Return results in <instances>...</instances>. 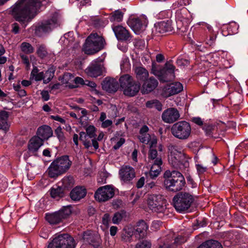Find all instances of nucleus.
Segmentation results:
<instances>
[{
  "mask_svg": "<svg viewBox=\"0 0 248 248\" xmlns=\"http://www.w3.org/2000/svg\"><path fill=\"white\" fill-rule=\"evenodd\" d=\"M121 179L124 182H129L136 176L134 168L129 166H123L119 170Z\"/></svg>",
  "mask_w": 248,
  "mask_h": 248,
  "instance_id": "6ab92c4d",
  "label": "nucleus"
},
{
  "mask_svg": "<svg viewBox=\"0 0 248 248\" xmlns=\"http://www.w3.org/2000/svg\"><path fill=\"white\" fill-rule=\"evenodd\" d=\"M87 194L86 189L82 186H77L70 193V197L72 200L79 201L84 198Z\"/></svg>",
  "mask_w": 248,
  "mask_h": 248,
  "instance_id": "a878e982",
  "label": "nucleus"
},
{
  "mask_svg": "<svg viewBox=\"0 0 248 248\" xmlns=\"http://www.w3.org/2000/svg\"><path fill=\"white\" fill-rule=\"evenodd\" d=\"M82 238L85 242L92 245L94 248H97L100 244L98 236L92 233L91 231L84 232L83 233Z\"/></svg>",
  "mask_w": 248,
  "mask_h": 248,
  "instance_id": "b1692460",
  "label": "nucleus"
},
{
  "mask_svg": "<svg viewBox=\"0 0 248 248\" xmlns=\"http://www.w3.org/2000/svg\"><path fill=\"white\" fill-rule=\"evenodd\" d=\"M133 234H134L133 232L124 231L122 232L121 237L122 240L125 242H130Z\"/></svg>",
  "mask_w": 248,
  "mask_h": 248,
  "instance_id": "a18cd8bd",
  "label": "nucleus"
},
{
  "mask_svg": "<svg viewBox=\"0 0 248 248\" xmlns=\"http://www.w3.org/2000/svg\"><path fill=\"white\" fill-rule=\"evenodd\" d=\"M50 3V0H18L11 7L12 15L15 20L25 28Z\"/></svg>",
  "mask_w": 248,
  "mask_h": 248,
  "instance_id": "f257e3e1",
  "label": "nucleus"
},
{
  "mask_svg": "<svg viewBox=\"0 0 248 248\" xmlns=\"http://www.w3.org/2000/svg\"><path fill=\"white\" fill-rule=\"evenodd\" d=\"M9 116V112L5 110L0 111V120L8 121Z\"/></svg>",
  "mask_w": 248,
  "mask_h": 248,
  "instance_id": "5fc2aeb1",
  "label": "nucleus"
},
{
  "mask_svg": "<svg viewBox=\"0 0 248 248\" xmlns=\"http://www.w3.org/2000/svg\"><path fill=\"white\" fill-rule=\"evenodd\" d=\"M10 124L8 121L0 120V130H2L6 133L9 129Z\"/></svg>",
  "mask_w": 248,
  "mask_h": 248,
  "instance_id": "8fccbe9b",
  "label": "nucleus"
},
{
  "mask_svg": "<svg viewBox=\"0 0 248 248\" xmlns=\"http://www.w3.org/2000/svg\"><path fill=\"white\" fill-rule=\"evenodd\" d=\"M120 86L124 94L129 97L134 96L139 93L141 85L128 74L122 76L119 78Z\"/></svg>",
  "mask_w": 248,
  "mask_h": 248,
  "instance_id": "423d86ee",
  "label": "nucleus"
},
{
  "mask_svg": "<svg viewBox=\"0 0 248 248\" xmlns=\"http://www.w3.org/2000/svg\"><path fill=\"white\" fill-rule=\"evenodd\" d=\"M21 50L26 54H31L34 51V48L29 43L23 42L21 45Z\"/></svg>",
  "mask_w": 248,
  "mask_h": 248,
  "instance_id": "79ce46f5",
  "label": "nucleus"
},
{
  "mask_svg": "<svg viewBox=\"0 0 248 248\" xmlns=\"http://www.w3.org/2000/svg\"><path fill=\"white\" fill-rule=\"evenodd\" d=\"M114 195V189L108 185L98 188L94 194V198L99 202H104L112 198Z\"/></svg>",
  "mask_w": 248,
  "mask_h": 248,
  "instance_id": "f3484780",
  "label": "nucleus"
},
{
  "mask_svg": "<svg viewBox=\"0 0 248 248\" xmlns=\"http://www.w3.org/2000/svg\"><path fill=\"white\" fill-rule=\"evenodd\" d=\"M163 184L167 190L177 192L183 189L185 186L186 181L184 176L179 171L166 170L163 177L157 182V184Z\"/></svg>",
  "mask_w": 248,
  "mask_h": 248,
  "instance_id": "f03ea898",
  "label": "nucleus"
},
{
  "mask_svg": "<svg viewBox=\"0 0 248 248\" xmlns=\"http://www.w3.org/2000/svg\"><path fill=\"white\" fill-rule=\"evenodd\" d=\"M96 131V128L93 125H90L86 128V132H80L79 138L78 134H74L73 140L75 144L78 145L79 139L86 149L91 153H93V151L96 150L99 147L98 141L96 140L97 136L95 134Z\"/></svg>",
  "mask_w": 248,
  "mask_h": 248,
  "instance_id": "7ed1b4c3",
  "label": "nucleus"
},
{
  "mask_svg": "<svg viewBox=\"0 0 248 248\" xmlns=\"http://www.w3.org/2000/svg\"><path fill=\"white\" fill-rule=\"evenodd\" d=\"M136 78L138 80L144 81L149 76L148 71L142 67H137L135 69Z\"/></svg>",
  "mask_w": 248,
  "mask_h": 248,
  "instance_id": "72a5a7b5",
  "label": "nucleus"
},
{
  "mask_svg": "<svg viewBox=\"0 0 248 248\" xmlns=\"http://www.w3.org/2000/svg\"><path fill=\"white\" fill-rule=\"evenodd\" d=\"M196 169L198 171V173L199 175L203 174L207 170V167H203L201 164H196Z\"/></svg>",
  "mask_w": 248,
  "mask_h": 248,
  "instance_id": "4d7b16f0",
  "label": "nucleus"
},
{
  "mask_svg": "<svg viewBox=\"0 0 248 248\" xmlns=\"http://www.w3.org/2000/svg\"><path fill=\"white\" fill-rule=\"evenodd\" d=\"M36 53L41 59L46 58L48 54L46 46L43 44L40 45L37 48Z\"/></svg>",
  "mask_w": 248,
  "mask_h": 248,
  "instance_id": "a19ab883",
  "label": "nucleus"
},
{
  "mask_svg": "<svg viewBox=\"0 0 248 248\" xmlns=\"http://www.w3.org/2000/svg\"><path fill=\"white\" fill-rule=\"evenodd\" d=\"M150 159L154 160V163L152 165L161 167L162 164V160L161 158L156 157L157 156H149Z\"/></svg>",
  "mask_w": 248,
  "mask_h": 248,
  "instance_id": "603ef678",
  "label": "nucleus"
},
{
  "mask_svg": "<svg viewBox=\"0 0 248 248\" xmlns=\"http://www.w3.org/2000/svg\"><path fill=\"white\" fill-rule=\"evenodd\" d=\"M238 28L239 25H237L235 22H234L230 23L227 26V28L228 34L232 35L237 33Z\"/></svg>",
  "mask_w": 248,
  "mask_h": 248,
  "instance_id": "37998d69",
  "label": "nucleus"
},
{
  "mask_svg": "<svg viewBox=\"0 0 248 248\" xmlns=\"http://www.w3.org/2000/svg\"><path fill=\"white\" fill-rule=\"evenodd\" d=\"M41 95L43 100L45 101H48L50 98V95L47 91L43 90L41 92Z\"/></svg>",
  "mask_w": 248,
  "mask_h": 248,
  "instance_id": "052dcab7",
  "label": "nucleus"
},
{
  "mask_svg": "<svg viewBox=\"0 0 248 248\" xmlns=\"http://www.w3.org/2000/svg\"><path fill=\"white\" fill-rule=\"evenodd\" d=\"M206 27L208 30L206 43L212 46L215 44L217 38V33L214 31L212 27L210 25L206 24Z\"/></svg>",
  "mask_w": 248,
  "mask_h": 248,
  "instance_id": "2f4dec72",
  "label": "nucleus"
},
{
  "mask_svg": "<svg viewBox=\"0 0 248 248\" xmlns=\"http://www.w3.org/2000/svg\"><path fill=\"white\" fill-rule=\"evenodd\" d=\"M87 74L92 77L96 78L102 74V66L97 62L92 63L86 69Z\"/></svg>",
  "mask_w": 248,
  "mask_h": 248,
  "instance_id": "c756f323",
  "label": "nucleus"
},
{
  "mask_svg": "<svg viewBox=\"0 0 248 248\" xmlns=\"http://www.w3.org/2000/svg\"><path fill=\"white\" fill-rule=\"evenodd\" d=\"M12 32L14 34H17L19 32V26L17 23L15 22L12 24Z\"/></svg>",
  "mask_w": 248,
  "mask_h": 248,
  "instance_id": "0e129e2a",
  "label": "nucleus"
},
{
  "mask_svg": "<svg viewBox=\"0 0 248 248\" xmlns=\"http://www.w3.org/2000/svg\"><path fill=\"white\" fill-rule=\"evenodd\" d=\"M128 25L137 34L143 32L147 26L146 19H141L138 17L130 16L127 21Z\"/></svg>",
  "mask_w": 248,
  "mask_h": 248,
  "instance_id": "2eb2a0df",
  "label": "nucleus"
},
{
  "mask_svg": "<svg viewBox=\"0 0 248 248\" xmlns=\"http://www.w3.org/2000/svg\"><path fill=\"white\" fill-rule=\"evenodd\" d=\"M180 117V113L177 108H170L165 110L162 114V120L166 123L171 124L176 121Z\"/></svg>",
  "mask_w": 248,
  "mask_h": 248,
  "instance_id": "a211bd4d",
  "label": "nucleus"
},
{
  "mask_svg": "<svg viewBox=\"0 0 248 248\" xmlns=\"http://www.w3.org/2000/svg\"><path fill=\"white\" fill-rule=\"evenodd\" d=\"M124 13L121 10H115L112 12L109 16L110 22H120L122 21Z\"/></svg>",
  "mask_w": 248,
  "mask_h": 248,
  "instance_id": "c9c22d12",
  "label": "nucleus"
},
{
  "mask_svg": "<svg viewBox=\"0 0 248 248\" xmlns=\"http://www.w3.org/2000/svg\"><path fill=\"white\" fill-rule=\"evenodd\" d=\"M151 243L146 240L140 241L138 243L135 248H151Z\"/></svg>",
  "mask_w": 248,
  "mask_h": 248,
  "instance_id": "de8ad7c7",
  "label": "nucleus"
},
{
  "mask_svg": "<svg viewBox=\"0 0 248 248\" xmlns=\"http://www.w3.org/2000/svg\"><path fill=\"white\" fill-rule=\"evenodd\" d=\"M192 122L200 126H203L204 124L202 119L200 117H194L192 119Z\"/></svg>",
  "mask_w": 248,
  "mask_h": 248,
  "instance_id": "774afa93",
  "label": "nucleus"
},
{
  "mask_svg": "<svg viewBox=\"0 0 248 248\" xmlns=\"http://www.w3.org/2000/svg\"><path fill=\"white\" fill-rule=\"evenodd\" d=\"M72 161L69 156H61L54 160L48 169V176L56 178L65 172L70 167Z\"/></svg>",
  "mask_w": 248,
  "mask_h": 248,
  "instance_id": "39448f33",
  "label": "nucleus"
},
{
  "mask_svg": "<svg viewBox=\"0 0 248 248\" xmlns=\"http://www.w3.org/2000/svg\"><path fill=\"white\" fill-rule=\"evenodd\" d=\"M43 140L38 136H33L29 141L28 149L29 153L37 155L39 148L44 144Z\"/></svg>",
  "mask_w": 248,
  "mask_h": 248,
  "instance_id": "412c9836",
  "label": "nucleus"
},
{
  "mask_svg": "<svg viewBox=\"0 0 248 248\" xmlns=\"http://www.w3.org/2000/svg\"><path fill=\"white\" fill-rule=\"evenodd\" d=\"M155 31L160 33L170 32L173 31V28L171 25V20L167 19L158 22L155 24Z\"/></svg>",
  "mask_w": 248,
  "mask_h": 248,
  "instance_id": "5701e85b",
  "label": "nucleus"
},
{
  "mask_svg": "<svg viewBox=\"0 0 248 248\" xmlns=\"http://www.w3.org/2000/svg\"><path fill=\"white\" fill-rule=\"evenodd\" d=\"M202 129L208 137L216 139L219 135L218 127L216 124L204 123Z\"/></svg>",
  "mask_w": 248,
  "mask_h": 248,
  "instance_id": "c85d7f7f",
  "label": "nucleus"
},
{
  "mask_svg": "<svg viewBox=\"0 0 248 248\" xmlns=\"http://www.w3.org/2000/svg\"><path fill=\"white\" fill-rule=\"evenodd\" d=\"M191 128L190 124L186 121H181L173 124L171 128V134L180 140H186L190 135Z\"/></svg>",
  "mask_w": 248,
  "mask_h": 248,
  "instance_id": "1a4fd4ad",
  "label": "nucleus"
},
{
  "mask_svg": "<svg viewBox=\"0 0 248 248\" xmlns=\"http://www.w3.org/2000/svg\"><path fill=\"white\" fill-rule=\"evenodd\" d=\"M105 45V40L102 35L92 32L86 39L82 50L87 55H93L102 50Z\"/></svg>",
  "mask_w": 248,
  "mask_h": 248,
  "instance_id": "20e7f679",
  "label": "nucleus"
},
{
  "mask_svg": "<svg viewBox=\"0 0 248 248\" xmlns=\"http://www.w3.org/2000/svg\"><path fill=\"white\" fill-rule=\"evenodd\" d=\"M147 229L148 226L146 222L141 220L137 223L135 231L133 233L137 239H140L146 236Z\"/></svg>",
  "mask_w": 248,
  "mask_h": 248,
  "instance_id": "bb28decb",
  "label": "nucleus"
},
{
  "mask_svg": "<svg viewBox=\"0 0 248 248\" xmlns=\"http://www.w3.org/2000/svg\"><path fill=\"white\" fill-rule=\"evenodd\" d=\"M171 15V11L170 10H164L159 12L157 15V18L159 19L167 18L170 19L169 18Z\"/></svg>",
  "mask_w": 248,
  "mask_h": 248,
  "instance_id": "49530a36",
  "label": "nucleus"
},
{
  "mask_svg": "<svg viewBox=\"0 0 248 248\" xmlns=\"http://www.w3.org/2000/svg\"><path fill=\"white\" fill-rule=\"evenodd\" d=\"M126 217V213L124 210H121L117 212L114 214L112 221L113 223L117 224L119 223L122 219Z\"/></svg>",
  "mask_w": 248,
  "mask_h": 248,
  "instance_id": "ea45409f",
  "label": "nucleus"
},
{
  "mask_svg": "<svg viewBox=\"0 0 248 248\" xmlns=\"http://www.w3.org/2000/svg\"><path fill=\"white\" fill-rule=\"evenodd\" d=\"M55 72V68H54L53 67H51L49 68L48 70L46 71L45 73H44V75H45V78L51 77L52 79L54 76Z\"/></svg>",
  "mask_w": 248,
  "mask_h": 248,
  "instance_id": "3c124183",
  "label": "nucleus"
},
{
  "mask_svg": "<svg viewBox=\"0 0 248 248\" xmlns=\"http://www.w3.org/2000/svg\"><path fill=\"white\" fill-rule=\"evenodd\" d=\"M84 85H86L91 87L95 92L98 93V91L95 89L96 84L95 82L88 80H85V84H84Z\"/></svg>",
  "mask_w": 248,
  "mask_h": 248,
  "instance_id": "13d9d810",
  "label": "nucleus"
},
{
  "mask_svg": "<svg viewBox=\"0 0 248 248\" xmlns=\"http://www.w3.org/2000/svg\"><path fill=\"white\" fill-rule=\"evenodd\" d=\"M158 81L154 77H150L145 80L142 84L141 93L142 94H148L152 92L157 86Z\"/></svg>",
  "mask_w": 248,
  "mask_h": 248,
  "instance_id": "393cba45",
  "label": "nucleus"
},
{
  "mask_svg": "<svg viewBox=\"0 0 248 248\" xmlns=\"http://www.w3.org/2000/svg\"><path fill=\"white\" fill-rule=\"evenodd\" d=\"M186 241V238L183 236H179L176 237L174 239V241L173 243L174 246L176 248L178 245H180L184 243Z\"/></svg>",
  "mask_w": 248,
  "mask_h": 248,
  "instance_id": "09e8293b",
  "label": "nucleus"
},
{
  "mask_svg": "<svg viewBox=\"0 0 248 248\" xmlns=\"http://www.w3.org/2000/svg\"><path fill=\"white\" fill-rule=\"evenodd\" d=\"M53 130L50 126L47 125H43L39 126L36 131V135L35 136L40 137V138L43 140H48L53 136Z\"/></svg>",
  "mask_w": 248,
  "mask_h": 248,
  "instance_id": "4be33fe9",
  "label": "nucleus"
},
{
  "mask_svg": "<svg viewBox=\"0 0 248 248\" xmlns=\"http://www.w3.org/2000/svg\"><path fill=\"white\" fill-rule=\"evenodd\" d=\"M144 183H145V178L144 177H141L138 181V182L136 184V186L138 188H141L143 186Z\"/></svg>",
  "mask_w": 248,
  "mask_h": 248,
  "instance_id": "338daca9",
  "label": "nucleus"
},
{
  "mask_svg": "<svg viewBox=\"0 0 248 248\" xmlns=\"http://www.w3.org/2000/svg\"><path fill=\"white\" fill-rule=\"evenodd\" d=\"M123 201L120 199L114 200L112 202V205L115 209H118L121 207L122 205Z\"/></svg>",
  "mask_w": 248,
  "mask_h": 248,
  "instance_id": "bf43d9fd",
  "label": "nucleus"
},
{
  "mask_svg": "<svg viewBox=\"0 0 248 248\" xmlns=\"http://www.w3.org/2000/svg\"><path fill=\"white\" fill-rule=\"evenodd\" d=\"M50 118L52 120L59 122L62 124H65V120L58 115L56 116L51 115L50 116Z\"/></svg>",
  "mask_w": 248,
  "mask_h": 248,
  "instance_id": "69168bd1",
  "label": "nucleus"
},
{
  "mask_svg": "<svg viewBox=\"0 0 248 248\" xmlns=\"http://www.w3.org/2000/svg\"><path fill=\"white\" fill-rule=\"evenodd\" d=\"M148 143H149L150 145L148 155H157V139L155 137H153L152 139L151 138V140Z\"/></svg>",
  "mask_w": 248,
  "mask_h": 248,
  "instance_id": "58836bf2",
  "label": "nucleus"
},
{
  "mask_svg": "<svg viewBox=\"0 0 248 248\" xmlns=\"http://www.w3.org/2000/svg\"><path fill=\"white\" fill-rule=\"evenodd\" d=\"M54 133L60 142H62L64 141L65 137L61 126H58L55 130Z\"/></svg>",
  "mask_w": 248,
  "mask_h": 248,
  "instance_id": "c03bdc74",
  "label": "nucleus"
},
{
  "mask_svg": "<svg viewBox=\"0 0 248 248\" xmlns=\"http://www.w3.org/2000/svg\"><path fill=\"white\" fill-rule=\"evenodd\" d=\"M168 160L170 163L176 168H180L182 166L187 167L189 165L188 162L184 156H169Z\"/></svg>",
  "mask_w": 248,
  "mask_h": 248,
  "instance_id": "cd10ccee",
  "label": "nucleus"
},
{
  "mask_svg": "<svg viewBox=\"0 0 248 248\" xmlns=\"http://www.w3.org/2000/svg\"><path fill=\"white\" fill-rule=\"evenodd\" d=\"M157 170H155L154 169V170H150L149 172L146 173V175H149L151 178L154 179L155 178L157 177L160 173L158 172Z\"/></svg>",
  "mask_w": 248,
  "mask_h": 248,
  "instance_id": "6e6d98bb",
  "label": "nucleus"
},
{
  "mask_svg": "<svg viewBox=\"0 0 248 248\" xmlns=\"http://www.w3.org/2000/svg\"><path fill=\"white\" fill-rule=\"evenodd\" d=\"M74 239L68 234H62L55 237L47 248H75Z\"/></svg>",
  "mask_w": 248,
  "mask_h": 248,
  "instance_id": "9d476101",
  "label": "nucleus"
},
{
  "mask_svg": "<svg viewBox=\"0 0 248 248\" xmlns=\"http://www.w3.org/2000/svg\"><path fill=\"white\" fill-rule=\"evenodd\" d=\"M111 28L118 41L130 42L133 40V36L129 31L121 25L113 24Z\"/></svg>",
  "mask_w": 248,
  "mask_h": 248,
  "instance_id": "4468645a",
  "label": "nucleus"
},
{
  "mask_svg": "<svg viewBox=\"0 0 248 248\" xmlns=\"http://www.w3.org/2000/svg\"><path fill=\"white\" fill-rule=\"evenodd\" d=\"M57 26V17L53 16L50 19L38 23L34 26V33L37 36L42 37L46 34L49 33Z\"/></svg>",
  "mask_w": 248,
  "mask_h": 248,
  "instance_id": "6e6552de",
  "label": "nucleus"
},
{
  "mask_svg": "<svg viewBox=\"0 0 248 248\" xmlns=\"http://www.w3.org/2000/svg\"><path fill=\"white\" fill-rule=\"evenodd\" d=\"M125 141V140L124 138H121L116 142V143L114 145L113 148L115 150L118 149L123 145V144H124Z\"/></svg>",
  "mask_w": 248,
  "mask_h": 248,
  "instance_id": "680f3d73",
  "label": "nucleus"
},
{
  "mask_svg": "<svg viewBox=\"0 0 248 248\" xmlns=\"http://www.w3.org/2000/svg\"><path fill=\"white\" fill-rule=\"evenodd\" d=\"M146 107L149 108H155L158 111H161L162 109V104L157 99H153L148 101L146 103Z\"/></svg>",
  "mask_w": 248,
  "mask_h": 248,
  "instance_id": "4c0bfd02",
  "label": "nucleus"
},
{
  "mask_svg": "<svg viewBox=\"0 0 248 248\" xmlns=\"http://www.w3.org/2000/svg\"><path fill=\"white\" fill-rule=\"evenodd\" d=\"M175 66L170 62H167L164 66L158 71L157 77L160 82H168L173 80L175 78Z\"/></svg>",
  "mask_w": 248,
  "mask_h": 248,
  "instance_id": "ddd939ff",
  "label": "nucleus"
},
{
  "mask_svg": "<svg viewBox=\"0 0 248 248\" xmlns=\"http://www.w3.org/2000/svg\"><path fill=\"white\" fill-rule=\"evenodd\" d=\"M71 76V74L65 73L64 74L62 77H60L59 78V80H61L62 84H67Z\"/></svg>",
  "mask_w": 248,
  "mask_h": 248,
  "instance_id": "864d4df0",
  "label": "nucleus"
},
{
  "mask_svg": "<svg viewBox=\"0 0 248 248\" xmlns=\"http://www.w3.org/2000/svg\"><path fill=\"white\" fill-rule=\"evenodd\" d=\"M71 214L70 206L63 207L57 212L46 216V220L51 224H58L67 218Z\"/></svg>",
  "mask_w": 248,
  "mask_h": 248,
  "instance_id": "f8f14e48",
  "label": "nucleus"
},
{
  "mask_svg": "<svg viewBox=\"0 0 248 248\" xmlns=\"http://www.w3.org/2000/svg\"><path fill=\"white\" fill-rule=\"evenodd\" d=\"M197 248H223V247L217 241L209 240L202 243Z\"/></svg>",
  "mask_w": 248,
  "mask_h": 248,
  "instance_id": "f704fd0d",
  "label": "nucleus"
},
{
  "mask_svg": "<svg viewBox=\"0 0 248 248\" xmlns=\"http://www.w3.org/2000/svg\"><path fill=\"white\" fill-rule=\"evenodd\" d=\"M62 187L64 188L68 192L69 190L72 188L74 185V180L72 176H69L64 177L62 180Z\"/></svg>",
  "mask_w": 248,
  "mask_h": 248,
  "instance_id": "e433bc0d",
  "label": "nucleus"
},
{
  "mask_svg": "<svg viewBox=\"0 0 248 248\" xmlns=\"http://www.w3.org/2000/svg\"><path fill=\"white\" fill-rule=\"evenodd\" d=\"M183 90V85L180 82H174L164 86L161 95L165 98L177 94Z\"/></svg>",
  "mask_w": 248,
  "mask_h": 248,
  "instance_id": "dca6fc26",
  "label": "nucleus"
},
{
  "mask_svg": "<svg viewBox=\"0 0 248 248\" xmlns=\"http://www.w3.org/2000/svg\"><path fill=\"white\" fill-rule=\"evenodd\" d=\"M50 194L52 198L59 200L60 198L65 197L67 193L66 190L61 186L52 187L49 190Z\"/></svg>",
  "mask_w": 248,
  "mask_h": 248,
  "instance_id": "7c9ffc66",
  "label": "nucleus"
},
{
  "mask_svg": "<svg viewBox=\"0 0 248 248\" xmlns=\"http://www.w3.org/2000/svg\"><path fill=\"white\" fill-rule=\"evenodd\" d=\"M45 78V75L43 72H41L33 76V78L36 81H39L42 80L43 79Z\"/></svg>",
  "mask_w": 248,
  "mask_h": 248,
  "instance_id": "e2e57ef3",
  "label": "nucleus"
},
{
  "mask_svg": "<svg viewBox=\"0 0 248 248\" xmlns=\"http://www.w3.org/2000/svg\"><path fill=\"white\" fill-rule=\"evenodd\" d=\"M193 196L189 193L180 192L173 198V203L175 209L178 212L188 210L194 202Z\"/></svg>",
  "mask_w": 248,
  "mask_h": 248,
  "instance_id": "0eeeda50",
  "label": "nucleus"
},
{
  "mask_svg": "<svg viewBox=\"0 0 248 248\" xmlns=\"http://www.w3.org/2000/svg\"><path fill=\"white\" fill-rule=\"evenodd\" d=\"M166 202L161 195H151L148 198L149 208L156 213H163L166 210Z\"/></svg>",
  "mask_w": 248,
  "mask_h": 248,
  "instance_id": "9b49d317",
  "label": "nucleus"
},
{
  "mask_svg": "<svg viewBox=\"0 0 248 248\" xmlns=\"http://www.w3.org/2000/svg\"><path fill=\"white\" fill-rule=\"evenodd\" d=\"M148 131L149 128L146 125H143L140 129L139 139L142 143H147L151 140V135L147 133Z\"/></svg>",
  "mask_w": 248,
  "mask_h": 248,
  "instance_id": "473e14b6",
  "label": "nucleus"
},
{
  "mask_svg": "<svg viewBox=\"0 0 248 248\" xmlns=\"http://www.w3.org/2000/svg\"><path fill=\"white\" fill-rule=\"evenodd\" d=\"M101 84L103 90L109 93H115L119 87V84L115 79L108 77L105 78Z\"/></svg>",
  "mask_w": 248,
  "mask_h": 248,
  "instance_id": "aec40b11",
  "label": "nucleus"
}]
</instances>
